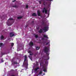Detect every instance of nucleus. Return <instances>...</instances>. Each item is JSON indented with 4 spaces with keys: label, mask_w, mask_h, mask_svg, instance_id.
I'll return each mask as SVG.
<instances>
[{
    "label": "nucleus",
    "mask_w": 76,
    "mask_h": 76,
    "mask_svg": "<svg viewBox=\"0 0 76 76\" xmlns=\"http://www.w3.org/2000/svg\"><path fill=\"white\" fill-rule=\"evenodd\" d=\"M14 45V43H11V46L13 47V46Z\"/></svg>",
    "instance_id": "26"
},
{
    "label": "nucleus",
    "mask_w": 76,
    "mask_h": 76,
    "mask_svg": "<svg viewBox=\"0 0 76 76\" xmlns=\"http://www.w3.org/2000/svg\"><path fill=\"white\" fill-rule=\"evenodd\" d=\"M28 67V66H26V68H27Z\"/></svg>",
    "instance_id": "42"
},
{
    "label": "nucleus",
    "mask_w": 76,
    "mask_h": 76,
    "mask_svg": "<svg viewBox=\"0 0 76 76\" xmlns=\"http://www.w3.org/2000/svg\"><path fill=\"white\" fill-rule=\"evenodd\" d=\"M3 43H0V47L2 46L3 45Z\"/></svg>",
    "instance_id": "25"
},
{
    "label": "nucleus",
    "mask_w": 76,
    "mask_h": 76,
    "mask_svg": "<svg viewBox=\"0 0 76 76\" xmlns=\"http://www.w3.org/2000/svg\"><path fill=\"white\" fill-rule=\"evenodd\" d=\"M30 58L31 61H32V57H30Z\"/></svg>",
    "instance_id": "28"
},
{
    "label": "nucleus",
    "mask_w": 76,
    "mask_h": 76,
    "mask_svg": "<svg viewBox=\"0 0 76 76\" xmlns=\"http://www.w3.org/2000/svg\"><path fill=\"white\" fill-rule=\"evenodd\" d=\"M39 48H40L39 47H37L36 48V49L37 50H39Z\"/></svg>",
    "instance_id": "20"
},
{
    "label": "nucleus",
    "mask_w": 76,
    "mask_h": 76,
    "mask_svg": "<svg viewBox=\"0 0 76 76\" xmlns=\"http://www.w3.org/2000/svg\"><path fill=\"white\" fill-rule=\"evenodd\" d=\"M41 74H42V71H40L38 75H41Z\"/></svg>",
    "instance_id": "19"
},
{
    "label": "nucleus",
    "mask_w": 76,
    "mask_h": 76,
    "mask_svg": "<svg viewBox=\"0 0 76 76\" xmlns=\"http://www.w3.org/2000/svg\"><path fill=\"white\" fill-rule=\"evenodd\" d=\"M35 37L36 38H37L38 37V36L37 34H35Z\"/></svg>",
    "instance_id": "18"
},
{
    "label": "nucleus",
    "mask_w": 76,
    "mask_h": 76,
    "mask_svg": "<svg viewBox=\"0 0 76 76\" xmlns=\"http://www.w3.org/2000/svg\"><path fill=\"white\" fill-rule=\"evenodd\" d=\"M48 15H49L48 14Z\"/></svg>",
    "instance_id": "43"
},
{
    "label": "nucleus",
    "mask_w": 76,
    "mask_h": 76,
    "mask_svg": "<svg viewBox=\"0 0 76 76\" xmlns=\"http://www.w3.org/2000/svg\"><path fill=\"white\" fill-rule=\"evenodd\" d=\"M36 65H38V62L37 61L36 62Z\"/></svg>",
    "instance_id": "29"
},
{
    "label": "nucleus",
    "mask_w": 76,
    "mask_h": 76,
    "mask_svg": "<svg viewBox=\"0 0 76 76\" xmlns=\"http://www.w3.org/2000/svg\"><path fill=\"white\" fill-rule=\"evenodd\" d=\"M42 25H43L44 26V29H48V27L46 23H45L44 22H43L42 23Z\"/></svg>",
    "instance_id": "2"
},
{
    "label": "nucleus",
    "mask_w": 76,
    "mask_h": 76,
    "mask_svg": "<svg viewBox=\"0 0 76 76\" xmlns=\"http://www.w3.org/2000/svg\"><path fill=\"white\" fill-rule=\"evenodd\" d=\"M42 40H44V38H42Z\"/></svg>",
    "instance_id": "35"
},
{
    "label": "nucleus",
    "mask_w": 76,
    "mask_h": 76,
    "mask_svg": "<svg viewBox=\"0 0 76 76\" xmlns=\"http://www.w3.org/2000/svg\"><path fill=\"white\" fill-rule=\"evenodd\" d=\"M45 12V14H47V10L45 7H44L42 10V12L44 13Z\"/></svg>",
    "instance_id": "4"
},
{
    "label": "nucleus",
    "mask_w": 76,
    "mask_h": 76,
    "mask_svg": "<svg viewBox=\"0 0 76 76\" xmlns=\"http://www.w3.org/2000/svg\"><path fill=\"white\" fill-rule=\"evenodd\" d=\"M45 60H49V57L48 58H47L46 59H45Z\"/></svg>",
    "instance_id": "32"
},
{
    "label": "nucleus",
    "mask_w": 76,
    "mask_h": 76,
    "mask_svg": "<svg viewBox=\"0 0 76 76\" xmlns=\"http://www.w3.org/2000/svg\"><path fill=\"white\" fill-rule=\"evenodd\" d=\"M28 61V60H27V56L26 55H25L24 56V61Z\"/></svg>",
    "instance_id": "7"
},
{
    "label": "nucleus",
    "mask_w": 76,
    "mask_h": 76,
    "mask_svg": "<svg viewBox=\"0 0 76 76\" xmlns=\"http://www.w3.org/2000/svg\"><path fill=\"white\" fill-rule=\"evenodd\" d=\"M43 30H44V31H45V30H47V29H43Z\"/></svg>",
    "instance_id": "38"
},
{
    "label": "nucleus",
    "mask_w": 76,
    "mask_h": 76,
    "mask_svg": "<svg viewBox=\"0 0 76 76\" xmlns=\"http://www.w3.org/2000/svg\"><path fill=\"white\" fill-rule=\"evenodd\" d=\"M44 52L46 53V54L47 55V57H49V54L48 53V48L47 47H45L44 48Z\"/></svg>",
    "instance_id": "1"
},
{
    "label": "nucleus",
    "mask_w": 76,
    "mask_h": 76,
    "mask_svg": "<svg viewBox=\"0 0 76 76\" xmlns=\"http://www.w3.org/2000/svg\"><path fill=\"white\" fill-rule=\"evenodd\" d=\"M4 37L3 35L1 36V39H4Z\"/></svg>",
    "instance_id": "17"
},
{
    "label": "nucleus",
    "mask_w": 76,
    "mask_h": 76,
    "mask_svg": "<svg viewBox=\"0 0 76 76\" xmlns=\"http://www.w3.org/2000/svg\"><path fill=\"white\" fill-rule=\"evenodd\" d=\"M45 4H47V3L45 2H43V5H44V6H45Z\"/></svg>",
    "instance_id": "21"
},
{
    "label": "nucleus",
    "mask_w": 76,
    "mask_h": 76,
    "mask_svg": "<svg viewBox=\"0 0 76 76\" xmlns=\"http://www.w3.org/2000/svg\"><path fill=\"white\" fill-rule=\"evenodd\" d=\"M45 65L46 64H47V63H48V62L46 61L45 62Z\"/></svg>",
    "instance_id": "30"
},
{
    "label": "nucleus",
    "mask_w": 76,
    "mask_h": 76,
    "mask_svg": "<svg viewBox=\"0 0 76 76\" xmlns=\"http://www.w3.org/2000/svg\"><path fill=\"white\" fill-rule=\"evenodd\" d=\"M7 23L8 26H11L12 25V23H9V20H8Z\"/></svg>",
    "instance_id": "12"
},
{
    "label": "nucleus",
    "mask_w": 76,
    "mask_h": 76,
    "mask_svg": "<svg viewBox=\"0 0 76 76\" xmlns=\"http://www.w3.org/2000/svg\"><path fill=\"white\" fill-rule=\"evenodd\" d=\"M28 53H29L30 54V56H32V55H33V53H32L31 52V50H29L28 51Z\"/></svg>",
    "instance_id": "8"
},
{
    "label": "nucleus",
    "mask_w": 76,
    "mask_h": 76,
    "mask_svg": "<svg viewBox=\"0 0 76 76\" xmlns=\"http://www.w3.org/2000/svg\"><path fill=\"white\" fill-rule=\"evenodd\" d=\"M33 45H34V43H33V42H31L30 43V46H33Z\"/></svg>",
    "instance_id": "9"
},
{
    "label": "nucleus",
    "mask_w": 76,
    "mask_h": 76,
    "mask_svg": "<svg viewBox=\"0 0 76 76\" xmlns=\"http://www.w3.org/2000/svg\"><path fill=\"white\" fill-rule=\"evenodd\" d=\"M39 33H42V30L40 29V30L39 31Z\"/></svg>",
    "instance_id": "16"
},
{
    "label": "nucleus",
    "mask_w": 76,
    "mask_h": 76,
    "mask_svg": "<svg viewBox=\"0 0 76 76\" xmlns=\"http://www.w3.org/2000/svg\"><path fill=\"white\" fill-rule=\"evenodd\" d=\"M34 56H35V57L36 56V54L34 55Z\"/></svg>",
    "instance_id": "41"
},
{
    "label": "nucleus",
    "mask_w": 76,
    "mask_h": 76,
    "mask_svg": "<svg viewBox=\"0 0 76 76\" xmlns=\"http://www.w3.org/2000/svg\"><path fill=\"white\" fill-rule=\"evenodd\" d=\"M1 63H3V62H4V61L3 60V59H1Z\"/></svg>",
    "instance_id": "24"
},
{
    "label": "nucleus",
    "mask_w": 76,
    "mask_h": 76,
    "mask_svg": "<svg viewBox=\"0 0 76 76\" xmlns=\"http://www.w3.org/2000/svg\"><path fill=\"white\" fill-rule=\"evenodd\" d=\"M47 70V69H43V71L44 72H46V71Z\"/></svg>",
    "instance_id": "27"
},
{
    "label": "nucleus",
    "mask_w": 76,
    "mask_h": 76,
    "mask_svg": "<svg viewBox=\"0 0 76 76\" xmlns=\"http://www.w3.org/2000/svg\"><path fill=\"white\" fill-rule=\"evenodd\" d=\"M49 1H52V0H49Z\"/></svg>",
    "instance_id": "39"
},
{
    "label": "nucleus",
    "mask_w": 76,
    "mask_h": 76,
    "mask_svg": "<svg viewBox=\"0 0 76 76\" xmlns=\"http://www.w3.org/2000/svg\"><path fill=\"white\" fill-rule=\"evenodd\" d=\"M10 37H14V36H15V34L13 32H11L10 33Z\"/></svg>",
    "instance_id": "5"
},
{
    "label": "nucleus",
    "mask_w": 76,
    "mask_h": 76,
    "mask_svg": "<svg viewBox=\"0 0 76 76\" xmlns=\"http://www.w3.org/2000/svg\"><path fill=\"white\" fill-rule=\"evenodd\" d=\"M2 55H5V54H6V53H2Z\"/></svg>",
    "instance_id": "34"
},
{
    "label": "nucleus",
    "mask_w": 76,
    "mask_h": 76,
    "mask_svg": "<svg viewBox=\"0 0 76 76\" xmlns=\"http://www.w3.org/2000/svg\"><path fill=\"white\" fill-rule=\"evenodd\" d=\"M43 37L44 38H46L48 39V36H47V35H46L45 34L43 35Z\"/></svg>",
    "instance_id": "10"
},
{
    "label": "nucleus",
    "mask_w": 76,
    "mask_h": 76,
    "mask_svg": "<svg viewBox=\"0 0 76 76\" xmlns=\"http://www.w3.org/2000/svg\"><path fill=\"white\" fill-rule=\"evenodd\" d=\"M28 26V25L26 26V28Z\"/></svg>",
    "instance_id": "40"
},
{
    "label": "nucleus",
    "mask_w": 76,
    "mask_h": 76,
    "mask_svg": "<svg viewBox=\"0 0 76 76\" xmlns=\"http://www.w3.org/2000/svg\"><path fill=\"white\" fill-rule=\"evenodd\" d=\"M9 20H13V18H10L9 19Z\"/></svg>",
    "instance_id": "23"
},
{
    "label": "nucleus",
    "mask_w": 76,
    "mask_h": 76,
    "mask_svg": "<svg viewBox=\"0 0 76 76\" xmlns=\"http://www.w3.org/2000/svg\"><path fill=\"white\" fill-rule=\"evenodd\" d=\"M17 18L18 19H22V16L18 17Z\"/></svg>",
    "instance_id": "13"
},
{
    "label": "nucleus",
    "mask_w": 76,
    "mask_h": 76,
    "mask_svg": "<svg viewBox=\"0 0 76 76\" xmlns=\"http://www.w3.org/2000/svg\"><path fill=\"white\" fill-rule=\"evenodd\" d=\"M49 44V42H48L46 43V45H48Z\"/></svg>",
    "instance_id": "36"
},
{
    "label": "nucleus",
    "mask_w": 76,
    "mask_h": 76,
    "mask_svg": "<svg viewBox=\"0 0 76 76\" xmlns=\"http://www.w3.org/2000/svg\"><path fill=\"white\" fill-rule=\"evenodd\" d=\"M26 8H28V5H26Z\"/></svg>",
    "instance_id": "31"
},
{
    "label": "nucleus",
    "mask_w": 76,
    "mask_h": 76,
    "mask_svg": "<svg viewBox=\"0 0 76 76\" xmlns=\"http://www.w3.org/2000/svg\"><path fill=\"white\" fill-rule=\"evenodd\" d=\"M12 7H15V8H18V6H17L16 5L13 6Z\"/></svg>",
    "instance_id": "14"
},
{
    "label": "nucleus",
    "mask_w": 76,
    "mask_h": 76,
    "mask_svg": "<svg viewBox=\"0 0 76 76\" xmlns=\"http://www.w3.org/2000/svg\"><path fill=\"white\" fill-rule=\"evenodd\" d=\"M39 67H37L36 68H35L34 70L35 71H37L38 70V69H39Z\"/></svg>",
    "instance_id": "15"
},
{
    "label": "nucleus",
    "mask_w": 76,
    "mask_h": 76,
    "mask_svg": "<svg viewBox=\"0 0 76 76\" xmlns=\"http://www.w3.org/2000/svg\"><path fill=\"white\" fill-rule=\"evenodd\" d=\"M31 24L32 25H34V21H32Z\"/></svg>",
    "instance_id": "22"
},
{
    "label": "nucleus",
    "mask_w": 76,
    "mask_h": 76,
    "mask_svg": "<svg viewBox=\"0 0 76 76\" xmlns=\"http://www.w3.org/2000/svg\"><path fill=\"white\" fill-rule=\"evenodd\" d=\"M37 15L38 16H41V13H40V11L39 10L37 11Z\"/></svg>",
    "instance_id": "6"
},
{
    "label": "nucleus",
    "mask_w": 76,
    "mask_h": 76,
    "mask_svg": "<svg viewBox=\"0 0 76 76\" xmlns=\"http://www.w3.org/2000/svg\"><path fill=\"white\" fill-rule=\"evenodd\" d=\"M11 61L12 63V64L13 65H14V64H18V62L17 61H13V59H12V60Z\"/></svg>",
    "instance_id": "3"
},
{
    "label": "nucleus",
    "mask_w": 76,
    "mask_h": 76,
    "mask_svg": "<svg viewBox=\"0 0 76 76\" xmlns=\"http://www.w3.org/2000/svg\"><path fill=\"white\" fill-rule=\"evenodd\" d=\"M15 1H16V0H14V1H12V2H15Z\"/></svg>",
    "instance_id": "37"
},
{
    "label": "nucleus",
    "mask_w": 76,
    "mask_h": 76,
    "mask_svg": "<svg viewBox=\"0 0 76 76\" xmlns=\"http://www.w3.org/2000/svg\"><path fill=\"white\" fill-rule=\"evenodd\" d=\"M39 3L40 4H41V1H39Z\"/></svg>",
    "instance_id": "33"
},
{
    "label": "nucleus",
    "mask_w": 76,
    "mask_h": 76,
    "mask_svg": "<svg viewBox=\"0 0 76 76\" xmlns=\"http://www.w3.org/2000/svg\"><path fill=\"white\" fill-rule=\"evenodd\" d=\"M32 16H37V14L35 13H34L32 14Z\"/></svg>",
    "instance_id": "11"
}]
</instances>
